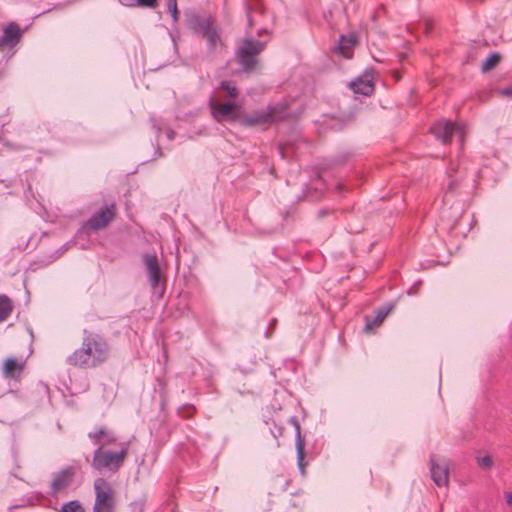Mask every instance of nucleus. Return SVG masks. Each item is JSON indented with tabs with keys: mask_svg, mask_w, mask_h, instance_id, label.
<instances>
[{
	"mask_svg": "<svg viewBox=\"0 0 512 512\" xmlns=\"http://www.w3.org/2000/svg\"><path fill=\"white\" fill-rule=\"evenodd\" d=\"M109 357L108 341L102 335L85 329L81 346L66 358V363L74 368L88 370L103 365Z\"/></svg>",
	"mask_w": 512,
	"mask_h": 512,
	"instance_id": "nucleus-1",
	"label": "nucleus"
},
{
	"mask_svg": "<svg viewBox=\"0 0 512 512\" xmlns=\"http://www.w3.org/2000/svg\"><path fill=\"white\" fill-rule=\"evenodd\" d=\"M129 447V441L119 443L116 450L104 448V446L97 447L92 457V468L100 473H117L128 457Z\"/></svg>",
	"mask_w": 512,
	"mask_h": 512,
	"instance_id": "nucleus-2",
	"label": "nucleus"
},
{
	"mask_svg": "<svg viewBox=\"0 0 512 512\" xmlns=\"http://www.w3.org/2000/svg\"><path fill=\"white\" fill-rule=\"evenodd\" d=\"M265 42L253 38H245L235 51V59L243 72L252 73L259 64V55L265 49Z\"/></svg>",
	"mask_w": 512,
	"mask_h": 512,
	"instance_id": "nucleus-3",
	"label": "nucleus"
},
{
	"mask_svg": "<svg viewBox=\"0 0 512 512\" xmlns=\"http://www.w3.org/2000/svg\"><path fill=\"white\" fill-rule=\"evenodd\" d=\"M116 216V202L106 203L81 224L80 231L90 233L104 230L115 220Z\"/></svg>",
	"mask_w": 512,
	"mask_h": 512,
	"instance_id": "nucleus-4",
	"label": "nucleus"
},
{
	"mask_svg": "<svg viewBox=\"0 0 512 512\" xmlns=\"http://www.w3.org/2000/svg\"><path fill=\"white\" fill-rule=\"evenodd\" d=\"M95 500L93 512H115L116 494L112 485L103 477L95 479L94 484Z\"/></svg>",
	"mask_w": 512,
	"mask_h": 512,
	"instance_id": "nucleus-5",
	"label": "nucleus"
},
{
	"mask_svg": "<svg viewBox=\"0 0 512 512\" xmlns=\"http://www.w3.org/2000/svg\"><path fill=\"white\" fill-rule=\"evenodd\" d=\"M186 23L188 28L197 36L202 39L207 32L216 23V18L209 13L200 14L197 12H190L186 14Z\"/></svg>",
	"mask_w": 512,
	"mask_h": 512,
	"instance_id": "nucleus-6",
	"label": "nucleus"
},
{
	"mask_svg": "<svg viewBox=\"0 0 512 512\" xmlns=\"http://www.w3.org/2000/svg\"><path fill=\"white\" fill-rule=\"evenodd\" d=\"M209 105L213 118L218 122L222 120L235 121L239 118V109L235 102L216 103L211 99Z\"/></svg>",
	"mask_w": 512,
	"mask_h": 512,
	"instance_id": "nucleus-7",
	"label": "nucleus"
},
{
	"mask_svg": "<svg viewBox=\"0 0 512 512\" xmlns=\"http://www.w3.org/2000/svg\"><path fill=\"white\" fill-rule=\"evenodd\" d=\"M22 36L23 32L19 24L15 21L9 22L0 36V51L11 50L16 47Z\"/></svg>",
	"mask_w": 512,
	"mask_h": 512,
	"instance_id": "nucleus-8",
	"label": "nucleus"
},
{
	"mask_svg": "<svg viewBox=\"0 0 512 512\" xmlns=\"http://www.w3.org/2000/svg\"><path fill=\"white\" fill-rule=\"evenodd\" d=\"M76 475V469L73 466H67L54 474L51 482L50 495L57 496L60 492L67 490Z\"/></svg>",
	"mask_w": 512,
	"mask_h": 512,
	"instance_id": "nucleus-9",
	"label": "nucleus"
},
{
	"mask_svg": "<svg viewBox=\"0 0 512 512\" xmlns=\"http://www.w3.org/2000/svg\"><path fill=\"white\" fill-rule=\"evenodd\" d=\"M88 438L92 441L94 445L97 447L108 448L109 446H115L118 448L117 436L106 427H99L94 431L88 433Z\"/></svg>",
	"mask_w": 512,
	"mask_h": 512,
	"instance_id": "nucleus-10",
	"label": "nucleus"
},
{
	"mask_svg": "<svg viewBox=\"0 0 512 512\" xmlns=\"http://www.w3.org/2000/svg\"><path fill=\"white\" fill-rule=\"evenodd\" d=\"M457 129L458 127L452 121L439 120L430 127V132L443 144H448Z\"/></svg>",
	"mask_w": 512,
	"mask_h": 512,
	"instance_id": "nucleus-11",
	"label": "nucleus"
},
{
	"mask_svg": "<svg viewBox=\"0 0 512 512\" xmlns=\"http://www.w3.org/2000/svg\"><path fill=\"white\" fill-rule=\"evenodd\" d=\"M349 86L355 94L371 96L375 89L373 75L366 71L357 79L350 82Z\"/></svg>",
	"mask_w": 512,
	"mask_h": 512,
	"instance_id": "nucleus-12",
	"label": "nucleus"
},
{
	"mask_svg": "<svg viewBox=\"0 0 512 512\" xmlns=\"http://www.w3.org/2000/svg\"><path fill=\"white\" fill-rule=\"evenodd\" d=\"M144 264L148 272V277L152 288H157L161 280V270L156 254H145L143 256Z\"/></svg>",
	"mask_w": 512,
	"mask_h": 512,
	"instance_id": "nucleus-13",
	"label": "nucleus"
},
{
	"mask_svg": "<svg viewBox=\"0 0 512 512\" xmlns=\"http://www.w3.org/2000/svg\"><path fill=\"white\" fill-rule=\"evenodd\" d=\"M25 365V359L8 358L3 364V376L5 378L17 380L23 373Z\"/></svg>",
	"mask_w": 512,
	"mask_h": 512,
	"instance_id": "nucleus-14",
	"label": "nucleus"
},
{
	"mask_svg": "<svg viewBox=\"0 0 512 512\" xmlns=\"http://www.w3.org/2000/svg\"><path fill=\"white\" fill-rule=\"evenodd\" d=\"M430 464H431V478L434 481V483L438 486H447L449 481V469L448 465L445 463L443 465L438 464L434 456L430 458Z\"/></svg>",
	"mask_w": 512,
	"mask_h": 512,
	"instance_id": "nucleus-15",
	"label": "nucleus"
},
{
	"mask_svg": "<svg viewBox=\"0 0 512 512\" xmlns=\"http://www.w3.org/2000/svg\"><path fill=\"white\" fill-rule=\"evenodd\" d=\"M394 304L390 303L378 308L375 311V316L366 315L365 320V331H371L374 327L380 326L390 311L393 309Z\"/></svg>",
	"mask_w": 512,
	"mask_h": 512,
	"instance_id": "nucleus-16",
	"label": "nucleus"
},
{
	"mask_svg": "<svg viewBox=\"0 0 512 512\" xmlns=\"http://www.w3.org/2000/svg\"><path fill=\"white\" fill-rule=\"evenodd\" d=\"M207 44V51L209 53H214L218 48L224 46V42L221 37V31L217 24V22L213 25V27L207 32L205 37L203 38Z\"/></svg>",
	"mask_w": 512,
	"mask_h": 512,
	"instance_id": "nucleus-17",
	"label": "nucleus"
},
{
	"mask_svg": "<svg viewBox=\"0 0 512 512\" xmlns=\"http://www.w3.org/2000/svg\"><path fill=\"white\" fill-rule=\"evenodd\" d=\"M265 110L269 115L270 124L284 121L290 115V108L284 103L268 106Z\"/></svg>",
	"mask_w": 512,
	"mask_h": 512,
	"instance_id": "nucleus-18",
	"label": "nucleus"
},
{
	"mask_svg": "<svg viewBox=\"0 0 512 512\" xmlns=\"http://www.w3.org/2000/svg\"><path fill=\"white\" fill-rule=\"evenodd\" d=\"M240 122L245 127L270 125L269 115L265 109L256 111L252 115L244 116L241 118Z\"/></svg>",
	"mask_w": 512,
	"mask_h": 512,
	"instance_id": "nucleus-19",
	"label": "nucleus"
},
{
	"mask_svg": "<svg viewBox=\"0 0 512 512\" xmlns=\"http://www.w3.org/2000/svg\"><path fill=\"white\" fill-rule=\"evenodd\" d=\"M295 429H296V453H297V463L299 469L304 472L306 467L305 460V438L301 434V427L297 421H295Z\"/></svg>",
	"mask_w": 512,
	"mask_h": 512,
	"instance_id": "nucleus-20",
	"label": "nucleus"
},
{
	"mask_svg": "<svg viewBox=\"0 0 512 512\" xmlns=\"http://www.w3.org/2000/svg\"><path fill=\"white\" fill-rule=\"evenodd\" d=\"M356 44L357 36L355 34L341 35L338 42V50L343 57L351 58Z\"/></svg>",
	"mask_w": 512,
	"mask_h": 512,
	"instance_id": "nucleus-21",
	"label": "nucleus"
},
{
	"mask_svg": "<svg viewBox=\"0 0 512 512\" xmlns=\"http://www.w3.org/2000/svg\"><path fill=\"white\" fill-rule=\"evenodd\" d=\"M13 302L5 294H0V323L6 321L13 312Z\"/></svg>",
	"mask_w": 512,
	"mask_h": 512,
	"instance_id": "nucleus-22",
	"label": "nucleus"
},
{
	"mask_svg": "<svg viewBox=\"0 0 512 512\" xmlns=\"http://www.w3.org/2000/svg\"><path fill=\"white\" fill-rule=\"evenodd\" d=\"M59 512H86L82 503L78 500H71L64 503Z\"/></svg>",
	"mask_w": 512,
	"mask_h": 512,
	"instance_id": "nucleus-23",
	"label": "nucleus"
},
{
	"mask_svg": "<svg viewBox=\"0 0 512 512\" xmlns=\"http://www.w3.org/2000/svg\"><path fill=\"white\" fill-rule=\"evenodd\" d=\"M501 60V56L498 53L490 54L487 59L483 62L481 66V70L483 72H487L493 68H495Z\"/></svg>",
	"mask_w": 512,
	"mask_h": 512,
	"instance_id": "nucleus-24",
	"label": "nucleus"
},
{
	"mask_svg": "<svg viewBox=\"0 0 512 512\" xmlns=\"http://www.w3.org/2000/svg\"><path fill=\"white\" fill-rule=\"evenodd\" d=\"M220 88L227 92L228 96L231 98H236L239 94L236 86L231 81H221Z\"/></svg>",
	"mask_w": 512,
	"mask_h": 512,
	"instance_id": "nucleus-25",
	"label": "nucleus"
},
{
	"mask_svg": "<svg viewBox=\"0 0 512 512\" xmlns=\"http://www.w3.org/2000/svg\"><path fill=\"white\" fill-rule=\"evenodd\" d=\"M196 408L193 405L185 404L179 409V414L184 419H190L194 416Z\"/></svg>",
	"mask_w": 512,
	"mask_h": 512,
	"instance_id": "nucleus-26",
	"label": "nucleus"
},
{
	"mask_svg": "<svg viewBox=\"0 0 512 512\" xmlns=\"http://www.w3.org/2000/svg\"><path fill=\"white\" fill-rule=\"evenodd\" d=\"M476 460L477 464L483 469H490L492 467L493 461L489 455L477 457Z\"/></svg>",
	"mask_w": 512,
	"mask_h": 512,
	"instance_id": "nucleus-27",
	"label": "nucleus"
},
{
	"mask_svg": "<svg viewBox=\"0 0 512 512\" xmlns=\"http://www.w3.org/2000/svg\"><path fill=\"white\" fill-rule=\"evenodd\" d=\"M140 7L155 8L158 5L157 0H135Z\"/></svg>",
	"mask_w": 512,
	"mask_h": 512,
	"instance_id": "nucleus-28",
	"label": "nucleus"
},
{
	"mask_svg": "<svg viewBox=\"0 0 512 512\" xmlns=\"http://www.w3.org/2000/svg\"><path fill=\"white\" fill-rule=\"evenodd\" d=\"M168 9L172 14L173 19L176 21L178 18L177 0H169Z\"/></svg>",
	"mask_w": 512,
	"mask_h": 512,
	"instance_id": "nucleus-29",
	"label": "nucleus"
},
{
	"mask_svg": "<svg viewBox=\"0 0 512 512\" xmlns=\"http://www.w3.org/2000/svg\"><path fill=\"white\" fill-rule=\"evenodd\" d=\"M461 182H462L461 179L450 180L448 187H447V191L451 192V193L456 192L457 189L459 188V186L461 185Z\"/></svg>",
	"mask_w": 512,
	"mask_h": 512,
	"instance_id": "nucleus-30",
	"label": "nucleus"
},
{
	"mask_svg": "<svg viewBox=\"0 0 512 512\" xmlns=\"http://www.w3.org/2000/svg\"><path fill=\"white\" fill-rule=\"evenodd\" d=\"M500 93L503 96H507V97H511L512 98V85L504 87L503 89H501Z\"/></svg>",
	"mask_w": 512,
	"mask_h": 512,
	"instance_id": "nucleus-31",
	"label": "nucleus"
},
{
	"mask_svg": "<svg viewBox=\"0 0 512 512\" xmlns=\"http://www.w3.org/2000/svg\"><path fill=\"white\" fill-rule=\"evenodd\" d=\"M251 12H252V7L248 6L247 7V18H248V24H249L250 27L253 25L252 17H251Z\"/></svg>",
	"mask_w": 512,
	"mask_h": 512,
	"instance_id": "nucleus-32",
	"label": "nucleus"
},
{
	"mask_svg": "<svg viewBox=\"0 0 512 512\" xmlns=\"http://www.w3.org/2000/svg\"><path fill=\"white\" fill-rule=\"evenodd\" d=\"M504 496H505L506 502L509 505H512V492H505Z\"/></svg>",
	"mask_w": 512,
	"mask_h": 512,
	"instance_id": "nucleus-33",
	"label": "nucleus"
},
{
	"mask_svg": "<svg viewBox=\"0 0 512 512\" xmlns=\"http://www.w3.org/2000/svg\"><path fill=\"white\" fill-rule=\"evenodd\" d=\"M326 215H327V211H326V210H320V211L318 212V217H319V218H322V217H324V216H326Z\"/></svg>",
	"mask_w": 512,
	"mask_h": 512,
	"instance_id": "nucleus-34",
	"label": "nucleus"
},
{
	"mask_svg": "<svg viewBox=\"0 0 512 512\" xmlns=\"http://www.w3.org/2000/svg\"><path fill=\"white\" fill-rule=\"evenodd\" d=\"M337 189L339 192H342L343 191V185L342 184H338L337 185Z\"/></svg>",
	"mask_w": 512,
	"mask_h": 512,
	"instance_id": "nucleus-35",
	"label": "nucleus"
}]
</instances>
